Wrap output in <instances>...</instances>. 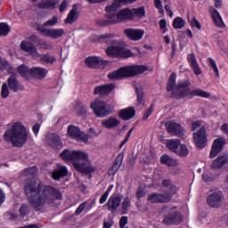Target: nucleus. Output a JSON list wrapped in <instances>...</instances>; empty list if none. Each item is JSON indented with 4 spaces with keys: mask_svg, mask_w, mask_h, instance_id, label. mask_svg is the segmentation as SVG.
I'll return each mask as SVG.
<instances>
[{
    "mask_svg": "<svg viewBox=\"0 0 228 228\" xmlns=\"http://www.w3.org/2000/svg\"><path fill=\"white\" fill-rule=\"evenodd\" d=\"M25 192L35 211L41 213L47 211V208L54 204V200H61V192L58 189L47 186L40 180L26 185Z\"/></svg>",
    "mask_w": 228,
    "mask_h": 228,
    "instance_id": "obj_1",
    "label": "nucleus"
},
{
    "mask_svg": "<svg viewBox=\"0 0 228 228\" xmlns=\"http://www.w3.org/2000/svg\"><path fill=\"white\" fill-rule=\"evenodd\" d=\"M61 158L64 161H70L77 172L81 174H92L95 171V167L90 162V156L85 151L64 150L61 153Z\"/></svg>",
    "mask_w": 228,
    "mask_h": 228,
    "instance_id": "obj_2",
    "label": "nucleus"
},
{
    "mask_svg": "<svg viewBox=\"0 0 228 228\" xmlns=\"http://www.w3.org/2000/svg\"><path fill=\"white\" fill-rule=\"evenodd\" d=\"M177 76L173 73L168 80L167 90V92H173V97L176 99H184V97H188V95H191L192 97H203L204 99H209L211 97V94L202 90V89H194L191 91L190 89V81L185 80L178 83L177 87H175V78Z\"/></svg>",
    "mask_w": 228,
    "mask_h": 228,
    "instance_id": "obj_3",
    "label": "nucleus"
},
{
    "mask_svg": "<svg viewBox=\"0 0 228 228\" xmlns=\"http://www.w3.org/2000/svg\"><path fill=\"white\" fill-rule=\"evenodd\" d=\"M5 142L12 143L14 147H22L28 142V129L22 121H12L8 124L4 132Z\"/></svg>",
    "mask_w": 228,
    "mask_h": 228,
    "instance_id": "obj_4",
    "label": "nucleus"
},
{
    "mask_svg": "<svg viewBox=\"0 0 228 228\" xmlns=\"http://www.w3.org/2000/svg\"><path fill=\"white\" fill-rule=\"evenodd\" d=\"M101 38L105 40V42H110V45L106 49L107 56H110V58H131L133 56L131 50L124 48L120 41L114 39L115 35L104 34Z\"/></svg>",
    "mask_w": 228,
    "mask_h": 228,
    "instance_id": "obj_5",
    "label": "nucleus"
},
{
    "mask_svg": "<svg viewBox=\"0 0 228 228\" xmlns=\"http://www.w3.org/2000/svg\"><path fill=\"white\" fill-rule=\"evenodd\" d=\"M120 6H124L123 4L118 3L115 4V1L112 4L108 5L105 10L107 12V19L110 24H118L119 22H124V20H127L131 19V9H123L118 12L117 10L120 8Z\"/></svg>",
    "mask_w": 228,
    "mask_h": 228,
    "instance_id": "obj_6",
    "label": "nucleus"
},
{
    "mask_svg": "<svg viewBox=\"0 0 228 228\" xmlns=\"http://www.w3.org/2000/svg\"><path fill=\"white\" fill-rule=\"evenodd\" d=\"M147 70V66H126L108 74L109 79H122L123 77H133L138 74H143Z\"/></svg>",
    "mask_w": 228,
    "mask_h": 228,
    "instance_id": "obj_7",
    "label": "nucleus"
},
{
    "mask_svg": "<svg viewBox=\"0 0 228 228\" xmlns=\"http://www.w3.org/2000/svg\"><path fill=\"white\" fill-rule=\"evenodd\" d=\"M90 108L93 110L94 115L101 118H104V117L111 115V106L101 100H94L91 102Z\"/></svg>",
    "mask_w": 228,
    "mask_h": 228,
    "instance_id": "obj_8",
    "label": "nucleus"
},
{
    "mask_svg": "<svg viewBox=\"0 0 228 228\" xmlns=\"http://www.w3.org/2000/svg\"><path fill=\"white\" fill-rule=\"evenodd\" d=\"M67 136L69 138H72L73 140H77V142H83L84 143H86L90 138L88 134H86L85 132H81L79 127L75 126H69L68 127Z\"/></svg>",
    "mask_w": 228,
    "mask_h": 228,
    "instance_id": "obj_9",
    "label": "nucleus"
},
{
    "mask_svg": "<svg viewBox=\"0 0 228 228\" xmlns=\"http://www.w3.org/2000/svg\"><path fill=\"white\" fill-rule=\"evenodd\" d=\"M86 65L90 69H104L108 65V61L102 57L90 56L86 59Z\"/></svg>",
    "mask_w": 228,
    "mask_h": 228,
    "instance_id": "obj_10",
    "label": "nucleus"
},
{
    "mask_svg": "<svg viewBox=\"0 0 228 228\" xmlns=\"http://www.w3.org/2000/svg\"><path fill=\"white\" fill-rule=\"evenodd\" d=\"M37 31L50 38H60L65 35V30L63 28H46L45 27H37Z\"/></svg>",
    "mask_w": 228,
    "mask_h": 228,
    "instance_id": "obj_11",
    "label": "nucleus"
},
{
    "mask_svg": "<svg viewBox=\"0 0 228 228\" xmlns=\"http://www.w3.org/2000/svg\"><path fill=\"white\" fill-rule=\"evenodd\" d=\"M207 202L210 208H220L224 202V193L222 191H216L208 197Z\"/></svg>",
    "mask_w": 228,
    "mask_h": 228,
    "instance_id": "obj_12",
    "label": "nucleus"
},
{
    "mask_svg": "<svg viewBox=\"0 0 228 228\" xmlns=\"http://www.w3.org/2000/svg\"><path fill=\"white\" fill-rule=\"evenodd\" d=\"M225 138L219 137L216 138L213 143L209 153V158L213 159V158H216L218 154H220L221 151H224V146L225 145Z\"/></svg>",
    "mask_w": 228,
    "mask_h": 228,
    "instance_id": "obj_13",
    "label": "nucleus"
},
{
    "mask_svg": "<svg viewBox=\"0 0 228 228\" xmlns=\"http://www.w3.org/2000/svg\"><path fill=\"white\" fill-rule=\"evenodd\" d=\"M194 142L199 149H204L208 143V136L206 135V128L201 127L198 132L193 134Z\"/></svg>",
    "mask_w": 228,
    "mask_h": 228,
    "instance_id": "obj_14",
    "label": "nucleus"
},
{
    "mask_svg": "<svg viewBox=\"0 0 228 228\" xmlns=\"http://www.w3.org/2000/svg\"><path fill=\"white\" fill-rule=\"evenodd\" d=\"M81 12V5L75 4L64 20L65 24H74L79 19V12Z\"/></svg>",
    "mask_w": 228,
    "mask_h": 228,
    "instance_id": "obj_15",
    "label": "nucleus"
},
{
    "mask_svg": "<svg viewBox=\"0 0 228 228\" xmlns=\"http://www.w3.org/2000/svg\"><path fill=\"white\" fill-rule=\"evenodd\" d=\"M124 33L129 40H133L134 42H138V40H142L143 38V35H145V31L142 28H126L124 30Z\"/></svg>",
    "mask_w": 228,
    "mask_h": 228,
    "instance_id": "obj_16",
    "label": "nucleus"
},
{
    "mask_svg": "<svg viewBox=\"0 0 228 228\" xmlns=\"http://www.w3.org/2000/svg\"><path fill=\"white\" fill-rule=\"evenodd\" d=\"M20 49L21 51H24V53H27L29 56H32L34 60L38 58V50H37V47H35V45H33L31 42L22 41L20 44Z\"/></svg>",
    "mask_w": 228,
    "mask_h": 228,
    "instance_id": "obj_17",
    "label": "nucleus"
},
{
    "mask_svg": "<svg viewBox=\"0 0 228 228\" xmlns=\"http://www.w3.org/2000/svg\"><path fill=\"white\" fill-rule=\"evenodd\" d=\"M187 61L195 76H200V74H202V69H200V65H199V61H197V57H195L194 53L187 55Z\"/></svg>",
    "mask_w": 228,
    "mask_h": 228,
    "instance_id": "obj_18",
    "label": "nucleus"
},
{
    "mask_svg": "<svg viewBox=\"0 0 228 228\" xmlns=\"http://www.w3.org/2000/svg\"><path fill=\"white\" fill-rule=\"evenodd\" d=\"M102 126L105 129H115L120 126V119H118L117 117L110 116L102 120Z\"/></svg>",
    "mask_w": 228,
    "mask_h": 228,
    "instance_id": "obj_19",
    "label": "nucleus"
},
{
    "mask_svg": "<svg viewBox=\"0 0 228 228\" xmlns=\"http://www.w3.org/2000/svg\"><path fill=\"white\" fill-rule=\"evenodd\" d=\"M166 127L171 134H175L176 136H183L184 134V129L181 127V126L175 122H167L166 124Z\"/></svg>",
    "mask_w": 228,
    "mask_h": 228,
    "instance_id": "obj_20",
    "label": "nucleus"
},
{
    "mask_svg": "<svg viewBox=\"0 0 228 228\" xmlns=\"http://www.w3.org/2000/svg\"><path fill=\"white\" fill-rule=\"evenodd\" d=\"M113 90H115V85L107 84L96 86L94 88V94L95 95H110Z\"/></svg>",
    "mask_w": 228,
    "mask_h": 228,
    "instance_id": "obj_21",
    "label": "nucleus"
},
{
    "mask_svg": "<svg viewBox=\"0 0 228 228\" xmlns=\"http://www.w3.org/2000/svg\"><path fill=\"white\" fill-rule=\"evenodd\" d=\"M47 143L52 149L55 150L61 149V147H63V143H61L60 136L56 134H52L47 136Z\"/></svg>",
    "mask_w": 228,
    "mask_h": 228,
    "instance_id": "obj_22",
    "label": "nucleus"
},
{
    "mask_svg": "<svg viewBox=\"0 0 228 228\" xmlns=\"http://www.w3.org/2000/svg\"><path fill=\"white\" fill-rule=\"evenodd\" d=\"M58 4H60V0H43L37 4V6L44 10H56Z\"/></svg>",
    "mask_w": 228,
    "mask_h": 228,
    "instance_id": "obj_23",
    "label": "nucleus"
},
{
    "mask_svg": "<svg viewBox=\"0 0 228 228\" xmlns=\"http://www.w3.org/2000/svg\"><path fill=\"white\" fill-rule=\"evenodd\" d=\"M149 202L156 204L158 202H168L170 200V195L152 193L148 197Z\"/></svg>",
    "mask_w": 228,
    "mask_h": 228,
    "instance_id": "obj_24",
    "label": "nucleus"
},
{
    "mask_svg": "<svg viewBox=\"0 0 228 228\" xmlns=\"http://www.w3.org/2000/svg\"><path fill=\"white\" fill-rule=\"evenodd\" d=\"M227 163L228 156L220 154L218 158L212 162L211 167L214 168V170H218L219 168H222V167H225Z\"/></svg>",
    "mask_w": 228,
    "mask_h": 228,
    "instance_id": "obj_25",
    "label": "nucleus"
},
{
    "mask_svg": "<svg viewBox=\"0 0 228 228\" xmlns=\"http://www.w3.org/2000/svg\"><path fill=\"white\" fill-rule=\"evenodd\" d=\"M134 115H136V110H134L133 107L123 109L118 113V117L122 118V120H131Z\"/></svg>",
    "mask_w": 228,
    "mask_h": 228,
    "instance_id": "obj_26",
    "label": "nucleus"
},
{
    "mask_svg": "<svg viewBox=\"0 0 228 228\" xmlns=\"http://www.w3.org/2000/svg\"><path fill=\"white\" fill-rule=\"evenodd\" d=\"M122 161H124V155H118L116 158L114 164L108 170L109 175H115V174L120 170V167H122Z\"/></svg>",
    "mask_w": 228,
    "mask_h": 228,
    "instance_id": "obj_27",
    "label": "nucleus"
},
{
    "mask_svg": "<svg viewBox=\"0 0 228 228\" xmlns=\"http://www.w3.org/2000/svg\"><path fill=\"white\" fill-rule=\"evenodd\" d=\"M47 69L45 68L35 67L31 69L30 77H36V79H44L47 76Z\"/></svg>",
    "mask_w": 228,
    "mask_h": 228,
    "instance_id": "obj_28",
    "label": "nucleus"
},
{
    "mask_svg": "<svg viewBox=\"0 0 228 228\" xmlns=\"http://www.w3.org/2000/svg\"><path fill=\"white\" fill-rule=\"evenodd\" d=\"M210 15L216 26H219V28H223L224 26V20H222V16L220 15V12L215 9V7L211 6L209 8Z\"/></svg>",
    "mask_w": 228,
    "mask_h": 228,
    "instance_id": "obj_29",
    "label": "nucleus"
},
{
    "mask_svg": "<svg viewBox=\"0 0 228 228\" xmlns=\"http://www.w3.org/2000/svg\"><path fill=\"white\" fill-rule=\"evenodd\" d=\"M163 222L166 225H170V224H181V222H183V216L179 213H175L172 216L165 217Z\"/></svg>",
    "mask_w": 228,
    "mask_h": 228,
    "instance_id": "obj_30",
    "label": "nucleus"
},
{
    "mask_svg": "<svg viewBox=\"0 0 228 228\" xmlns=\"http://www.w3.org/2000/svg\"><path fill=\"white\" fill-rule=\"evenodd\" d=\"M67 167L65 166H59L52 174L53 179L58 181L61 177H65L68 174Z\"/></svg>",
    "mask_w": 228,
    "mask_h": 228,
    "instance_id": "obj_31",
    "label": "nucleus"
},
{
    "mask_svg": "<svg viewBox=\"0 0 228 228\" xmlns=\"http://www.w3.org/2000/svg\"><path fill=\"white\" fill-rule=\"evenodd\" d=\"M120 202H122V200H120L119 197H110L106 204L108 206L109 209H110L112 212L117 211V208L118 206H120Z\"/></svg>",
    "mask_w": 228,
    "mask_h": 228,
    "instance_id": "obj_32",
    "label": "nucleus"
},
{
    "mask_svg": "<svg viewBox=\"0 0 228 228\" xmlns=\"http://www.w3.org/2000/svg\"><path fill=\"white\" fill-rule=\"evenodd\" d=\"M7 81L10 90L12 92H19V90H22L23 87L20 86L19 81H17L15 76H11Z\"/></svg>",
    "mask_w": 228,
    "mask_h": 228,
    "instance_id": "obj_33",
    "label": "nucleus"
},
{
    "mask_svg": "<svg viewBox=\"0 0 228 228\" xmlns=\"http://www.w3.org/2000/svg\"><path fill=\"white\" fill-rule=\"evenodd\" d=\"M160 163L167 165V167H177V159H173L168 155H162L160 158Z\"/></svg>",
    "mask_w": 228,
    "mask_h": 228,
    "instance_id": "obj_34",
    "label": "nucleus"
},
{
    "mask_svg": "<svg viewBox=\"0 0 228 228\" xmlns=\"http://www.w3.org/2000/svg\"><path fill=\"white\" fill-rule=\"evenodd\" d=\"M37 61H44L45 63H49V64H53V62L56 61V57L46 53V54H40L38 53V56L36 57V59Z\"/></svg>",
    "mask_w": 228,
    "mask_h": 228,
    "instance_id": "obj_35",
    "label": "nucleus"
},
{
    "mask_svg": "<svg viewBox=\"0 0 228 228\" xmlns=\"http://www.w3.org/2000/svg\"><path fill=\"white\" fill-rule=\"evenodd\" d=\"M181 145V141L179 139H170L167 142V147L169 149V151H172V152H175V154L179 150V147Z\"/></svg>",
    "mask_w": 228,
    "mask_h": 228,
    "instance_id": "obj_36",
    "label": "nucleus"
},
{
    "mask_svg": "<svg viewBox=\"0 0 228 228\" xmlns=\"http://www.w3.org/2000/svg\"><path fill=\"white\" fill-rule=\"evenodd\" d=\"M17 70L21 77H24L25 79H29L31 77V69H28L26 65L19 66Z\"/></svg>",
    "mask_w": 228,
    "mask_h": 228,
    "instance_id": "obj_37",
    "label": "nucleus"
},
{
    "mask_svg": "<svg viewBox=\"0 0 228 228\" xmlns=\"http://www.w3.org/2000/svg\"><path fill=\"white\" fill-rule=\"evenodd\" d=\"M131 12V19H134V17H137L138 19H142V17H145V7H139V8H134L130 9Z\"/></svg>",
    "mask_w": 228,
    "mask_h": 228,
    "instance_id": "obj_38",
    "label": "nucleus"
},
{
    "mask_svg": "<svg viewBox=\"0 0 228 228\" xmlns=\"http://www.w3.org/2000/svg\"><path fill=\"white\" fill-rule=\"evenodd\" d=\"M175 154H177V156H180L181 158H186V156L190 154V150H188V147H186V145L180 144Z\"/></svg>",
    "mask_w": 228,
    "mask_h": 228,
    "instance_id": "obj_39",
    "label": "nucleus"
},
{
    "mask_svg": "<svg viewBox=\"0 0 228 228\" xmlns=\"http://www.w3.org/2000/svg\"><path fill=\"white\" fill-rule=\"evenodd\" d=\"M185 25H186V22L181 17H176L173 20V28H175V29H183V28Z\"/></svg>",
    "mask_w": 228,
    "mask_h": 228,
    "instance_id": "obj_40",
    "label": "nucleus"
},
{
    "mask_svg": "<svg viewBox=\"0 0 228 228\" xmlns=\"http://www.w3.org/2000/svg\"><path fill=\"white\" fill-rule=\"evenodd\" d=\"M207 62L208 66L214 70L216 77H220V72L218 71V66H216V62L213 58H208Z\"/></svg>",
    "mask_w": 228,
    "mask_h": 228,
    "instance_id": "obj_41",
    "label": "nucleus"
},
{
    "mask_svg": "<svg viewBox=\"0 0 228 228\" xmlns=\"http://www.w3.org/2000/svg\"><path fill=\"white\" fill-rule=\"evenodd\" d=\"M4 69H7V72H9V74H13V69L10 67V64H8V61H6V60L0 57V70H4Z\"/></svg>",
    "mask_w": 228,
    "mask_h": 228,
    "instance_id": "obj_42",
    "label": "nucleus"
},
{
    "mask_svg": "<svg viewBox=\"0 0 228 228\" xmlns=\"http://www.w3.org/2000/svg\"><path fill=\"white\" fill-rule=\"evenodd\" d=\"M56 24H58V16H53L52 19L45 21L42 26H38V28H51L56 26Z\"/></svg>",
    "mask_w": 228,
    "mask_h": 228,
    "instance_id": "obj_43",
    "label": "nucleus"
},
{
    "mask_svg": "<svg viewBox=\"0 0 228 228\" xmlns=\"http://www.w3.org/2000/svg\"><path fill=\"white\" fill-rule=\"evenodd\" d=\"M10 33V26L6 23H0V36L5 37Z\"/></svg>",
    "mask_w": 228,
    "mask_h": 228,
    "instance_id": "obj_44",
    "label": "nucleus"
},
{
    "mask_svg": "<svg viewBox=\"0 0 228 228\" xmlns=\"http://www.w3.org/2000/svg\"><path fill=\"white\" fill-rule=\"evenodd\" d=\"M8 95H10V90H8V85L4 83L2 86L1 96L3 97V99H6Z\"/></svg>",
    "mask_w": 228,
    "mask_h": 228,
    "instance_id": "obj_45",
    "label": "nucleus"
},
{
    "mask_svg": "<svg viewBox=\"0 0 228 228\" xmlns=\"http://www.w3.org/2000/svg\"><path fill=\"white\" fill-rule=\"evenodd\" d=\"M20 216H26L28 213H29V205L23 204L20 208Z\"/></svg>",
    "mask_w": 228,
    "mask_h": 228,
    "instance_id": "obj_46",
    "label": "nucleus"
},
{
    "mask_svg": "<svg viewBox=\"0 0 228 228\" xmlns=\"http://www.w3.org/2000/svg\"><path fill=\"white\" fill-rule=\"evenodd\" d=\"M202 181H204V183H211V181H215V176L208 172L204 173L202 175Z\"/></svg>",
    "mask_w": 228,
    "mask_h": 228,
    "instance_id": "obj_47",
    "label": "nucleus"
},
{
    "mask_svg": "<svg viewBox=\"0 0 228 228\" xmlns=\"http://www.w3.org/2000/svg\"><path fill=\"white\" fill-rule=\"evenodd\" d=\"M134 130V128H132L128 131L126 137L124 139V141H122V142L119 145V149H122V147H124V145H126V143H127V142H129V138H131V134H133V131Z\"/></svg>",
    "mask_w": 228,
    "mask_h": 228,
    "instance_id": "obj_48",
    "label": "nucleus"
},
{
    "mask_svg": "<svg viewBox=\"0 0 228 228\" xmlns=\"http://www.w3.org/2000/svg\"><path fill=\"white\" fill-rule=\"evenodd\" d=\"M67 6H69V1L62 0L59 5V12L63 13L67 10Z\"/></svg>",
    "mask_w": 228,
    "mask_h": 228,
    "instance_id": "obj_49",
    "label": "nucleus"
},
{
    "mask_svg": "<svg viewBox=\"0 0 228 228\" xmlns=\"http://www.w3.org/2000/svg\"><path fill=\"white\" fill-rule=\"evenodd\" d=\"M87 205H88L87 202H84V203L80 204L78 206V208H77L75 215H77V216L81 215V213H83V211H85V208H86Z\"/></svg>",
    "mask_w": 228,
    "mask_h": 228,
    "instance_id": "obj_50",
    "label": "nucleus"
},
{
    "mask_svg": "<svg viewBox=\"0 0 228 228\" xmlns=\"http://www.w3.org/2000/svg\"><path fill=\"white\" fill-rule=\"evenodd\" d=\"M37 174V167H29L22 172L23 175H33Z\"/></svg>",
    "mask_w": 228,
    "mask_h": 228,
    "instance_id": "obj_51",
    "label": "nucleus"
},
{
    "mask_svg": "<svg viewBox=\"0 0 228 228\" xmlns=\"http://www.w3.org/2000/svg\"><path fill=\"white\" fill-rule=\"evenodd\" d=\"M154 111V105L151 104L150 108L145 111L143 115V120H147V118L150 117V115H152V112Z\"/></svg>",
    "mask_w": 228,
    "mask_h": 228,
    "instance_id": "obj_52",
    "label": "nucleus"
},
{
    "mask_svg": "<svg viewBox=\"0 0 228 228\" xmlns=\"http://www.w3.org/2000/svg\"><path fill=\"white\" fill-rule=\"evenodd\" d=\"M131 207V200L129 198H125L123 202H122V208L125 209V211H127L129 208Z\"/></svg>",
    "mask_w": 228,
    "mask_h": 228,
    "instance_id": "obj_53",
    "label": "nucleus"
},
{
    "mask_svg": "<svg viewBox=\"0 0 228 228\" xmlns=\"http://www.w3.org/2000/svg\"><path fill=\"white\" fill-rule=\"evenodd\" d=\"M137 102L141 106L145 104V102L143 101V93L142 91H137Z\"/></svg>",
    "mask_w": 228,
    "mask_h": 228,
    "instance_id": "obj_54",
    "label": "nucleus"
},
{
    "mask_svg": "<svg viewBox=\"0 0 228 228\" xmlns=\"http://www.w3.org/2000/svg\"><path fill=\"white\" fill-rule=\"evenodd\" d=\"M77 116L81 117L82 118H85L86 117V107H80L77 110Z\"/></svg>",
    "mask_w": 228,
    "mask_h": 228,
    "instance_id": "obj_55",
    "label": "nucleus"
},
{
    "mask_svg": "<svg viewBox=\"0 0 228 228\" xmlns=\"http://www.w3.org/2000/svg\"><path fill=\"white\" fill-rule=\"evenodd\" d=\"M115 222L112 219H107L103 223V228H112Z\"/></svg>",
    "mask_w": 228,
    "mask_h": 228,
    "instance_id": "obj_56",
    "label": "nucleus"
},
{
    "mask_svg": "<svg viewBox=\"0 0 228 228\" xmlns=\"http://www.w3.org/2000/svg\"><path fill=\"white\" fill-rule=\"evenodd\" d=\"M135 1L137 0H115L114 4H118V3L120 4H131L132 3H135Z\"/></svg>",
    "mask_w": 228,
    "mask_h": 228,
    "instance_id": "obj_57",
    "label": "nucleus"
},
{
    "mask_svg": "<svg viewBox=\"0 0 228 228\" xmlns=\"http://www.w3.org/2000/svg\"><path fill=\"white\" fill-rule=\"evenodd\" d=\"M159 27H160V29H162L163 34L167 33V20H160Z\"/></svg>",
    "mask_w": 228,
    "mask_h": 228,
    "instance_id": "obj_58",
    "label": "nucleus"
},
{
    "mask_svg": "<svg viewBox=\"0 0 228 228\" xmlns=\"http://www.w3.org/2000/svg\"><path fill=\"white\" fill-rule=\"evenodd\" d=\"M127 225V216H122L119 220V226L120 228H126Z\"/></svg>",
    "mask_w": 228,
    "mask_h": 228,
    "instance_id": "obj_59",
    "label": "nucleus"
},
{
    "mask_svg": "<svg viewBox=\"0 0 228 228\" xmlns=\"http://www.w3.org/2000/svg\"><path fill=\"white\" fill-rule=\"evenodd\" d=\"M155 7L159 9V12H163V4H161V0H154Z\"/></svg>",
    "mask_w": 228,
    "mask_h": 228,
    "instance_id": "obj_60",
    "label": "nucleus"
},
{
    "mask_svg": "<svg viewBox=\"0 0 228 228\" xmlns=\"http://www.w3.org/2000/svg\"><path fill=\"white\" fill-rule=\"evenodd\" d=\"M88 133L92 138H95V136H99V134H101V131L95 132V129H94V128H90Z\"/></svg>",
    "mask_w": 228,
    "mask_h": 228,
    "instance_id": "obj_61",
    "label": "nucleus"
},
{
    "mask_svg": "<svg viewBox=\"0 0 228 228\" xmlns=\"http://www.w3.org/2000/svg\"><path fill=\"white\" fill-rule=\"evenodd\" d=\"M108 197H110V194L108 192H104L100 198V204H104L108 200Z\"/></svg>",
    "mask_w": 228,
    "mask_h": 228,
    "instance_id": "obj_62",
    "label": "nucleus"
},
{
    "mask_svg": "<svg viewBox=\"0 0 228 228\" xmlns=\"http://www.w3.org/2000/svg\"><path fill=\"white\" fill-rule=\"evenodd\" d=\"M191 24H192L193 28H197V29H200V28H201L200 22H199V20H197V19H193L191 20Z\"/></svg>",
    "mask_w": 228,
    "mask_h": 228,
    "instance_id": "obj_63",
    "label": "nucleus"
},
{
    "mask_svg": "<svg viewBox=\"0 0 228 228\" xmlns=\"http://www.w3.org/2000/svg\"><path fill=\"white\" fill-rule=\"evenodd\" d=\"M221 131H222V133H224V134H228V125L227 124H224L221 126Z\"/></svg>",
    "mask_w": 228,
    "mask_h": 228,
    "instance_id": "obj_64",
    "label": "nucleus"
}]
</instances>
